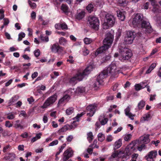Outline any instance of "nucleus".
Returning <instances> with one entry per match:
<instances>
[{"label":"nucleus","mask_w":161,"mask_h":161,"mask_svg":"<svg viewBox=\"0 0 161 161\" xmlns=\"http://www.w3.org/2000/svg\"><path fill=\"white\" fill-rule=\"evenodd\" d=\"M27 101L30 104H31L32 102H34V99L32 97H31L30 98L27 99Z\"/></svg>","instance_id":"obj_63"},{"label":"nucleus","mask_w":161,"mask_h":161,"mask_svg":"<svg viewBox=\"0 0 161 161\" xmlns=\"http://www.w3.org/2000/svg\"><path fill=\"white\" fill-rule=\"evenodd\" d=\"M15 158V155L13 153H9L7 155L5 156L3 158V159L6 160H13Z\"/></svg>","instance_id":"obj_21"},{"label":"nucleus","mask_w":161,"mask_h":161,"mask_svg":"<svg viewBox=\"0 0 161 161\" xmlns=\"http://www.w3.org/2000/svg\"><path fill=\"white\" fill-rule=\"evenodd\" d=\"M85 14V12L83 11L78 12L76 15V18L78 19H81L84 17Z\"/></svg>","instance_id":"obj_25"},{"label":"nucleus","mask_w":161,"mask_h":161,"mask_svg":"<svg viewBox=\"0 0 161 161\" xmlns=\"http://www.w3.org/2000/svg\"><path fill=\"white\" fill-rule=\"evenodd\" d=\"M99 121L100 122V123H101V125H103L107 123L108 121V119L107 118H105L103 120H101V119L99 118Z\"/></svg>","instance_id":"obj_46"},{"label":"nucleus","mask_w":161,"mask_h":161,"mask_svg":"<svg viewBox=\"0 0 161 161\" xmlns=\"http://www.w3.org/2000/svg\"><path fill=\"white\" fill-rule=\"evenodd\" d=\"M117 16L121 21H124L125 18V12L124 11L119 10L117 11Z\"/></svg>","instance_id":"obj_20"},{"label":"nucleus","mask_w":161,"mask_h":161,"mask_svg":"<svg viewBox=\"0 0 161 161\" xmlns=\"http://www.w3.org/2000/svg\"><path fill=\"white\" fill-rule=\"evenodd\" d=\"M114 96H110L106 97V100L107 101L113 100L114 99Z\"/></svg>","instance_id":"obj_60"},{"label":"nucleus","mask_w":161,"mask_h":161,"mask_svg":"<svg viewBox=\"0 0 161 161\" xmlns=\"http://www.w3.org/2000/svg\"><path fill=\"white\" fill-rule=\"evenodd\" d=\"M115 23V18L110 14H107L106 15L105 22L103 25V28L107 29L109 27H112Z\"/></svg>","instance_id":"obj_2"},{"label":"nucleus","mask_w":161,"mask_h":161,"mask_svg":"<svg viewBox=\"0 0 161 161\" xmlns=\"http://www.w3.org/2000/svg\"><path fill=\"white\" fill-rule=\"evenodd\" d=\"M85 114L86 112H82L80 114H78L74 118V119L76 120L77 121H78L79 120V119Z\"/></svg>","instance_id":"obj_45"},{"label":"nucleus","mask_w":161,"mask_h":161,"mask_svg":"<svg viewBox=\"0 0 161 161\" xmlns=\"http://www.w3.org/2000/svg\"><path fill=\"white\" fill-rule=\"evenodd\" d=\"M31 17L33 19H35L36 17V13L34 11H32L31 14Z\"/></svg>","instance_id":"obj_58"},{"label":"nucleus","mask_w":161,"mask_h":161,"mask_svg":"<svg viewBox=\"0 0 161 161\" xmlns=\"http://www.w3.org/2000/svg\"><path fill=\"white\" fill-rule=\"evenodd\" d=\"M34 54L35 56L36 57H37L40 55V51L39 49H37L34 51Z\"/></svg>","instance_id":"obj_52"},{"label":"nucleus","mask_w":161,"mask_h":161,"mask_svg":"<svg viewBox=\"0 0 161 161\" xmlns=\"http://www.w3.org/2000/svg\"><path fill=\"white\" fill-rule=\"evenodd\" d=\"M89 53V51L88 50L86 49V47H84L83 49V54L84 56L87 55Z\"/></svg>","instance_id":"obj_49"},{"label":"nucleus","mask_w":161,"mask_h":161,"mask_svg":"<svg viewBox=\"0 0 161 161\" xmlns=\"http://www.w3.org/2000/svg\"><path fill=\"white\" fill-rule=\"evenodd\" d=\"M88 21L91 27L95 29L98 28L99 21L97 17L94 16H90L88 17Z\"/></svg>","instance_id":"obj_4"},{"label":"nucleus","mask_w":161,"mask_h":161,"mask_svg":"<svg viewBox=\"0 0 161 161\" xmlns=\"http://www.w3.org/2000/svg\"><path fill=\"white\" fill-rule=\"evenodd\" d=\"M84 41L86 44H88L91 42L92 40L90 38H85L84 40Z\"/></svg>","instance_id":"obj_47"},{"label":"nucleus","mask_w":161,"mask_h":161,"mask_svg":"<svg viewBox=\"0 0 161 161\" xmlns=\"http://www.w3.org/2000/svg\"><path fill=\"white\" fill-rule=\"evenodd\" d=\"M98 140L100 142H103L105 139V137L104 134L99 133L98 135Z\"/></svg>","instance_id":"obj_32"},{"label":"nucleus","mask_w":161,"mask_h":161,"mask_svg":"<svg viewBox=\"0 0 161 161\" xmlns=\"http://www.w3.org/2000/svg\"><path fill=\"white\" fill-rule=\"evenodd\" d=\"M138 156L137 153H134L131 156V159L130 161H136V159Z\"/></svg>","instance_id":"obj_43"},{"label":"nucleus","mask_w":161,"mask_h":161,"mask_svg":"<svg viewBox=\"0 0 161 161\" xmlns=\"http://www.w3.org/2000/svg\"><path fill=\"white\" fill-rule=\"evenodd\" d=\"M58 143V140H55L54 141H53L52 142L50 143L49 144V146H53L55 145H57Z\"/></svg>","instance_id":"obj_50"},{"label":"nucleus","mask_w":161,"mask_h":161,"mask_svg":"<svg viewBox=\"0 0 161 161\" xmlns=\"http://www.w3.org/2000/svg\"><path fill=\"white\" fill-rule=\"evenodd\" d=\"M157 155L156 151H151L146 156L145 158L148 161H154V159L156 158Z\"/></svg>","instance_id":"obj_14"},{"label":"nucleus","mask_w":161,"mask_h":161,"mask_svg":"<svg viewBox=\"0 0 161 161\" xmlns=\"http://www.w3.org/2000/svg\"><path fill=\"white\" fill-rule=\"evenodd\" d=\"M25 34L23 32H20L18 35L19 37L18 38V41H20L22 40L23 38H24L25 36Z\"/></svg>","instance_id":"obj_41"},{"label":"nucleus","mask_w":161,"mask_h":161,"mask_svg":"<svg viewBox=\"0 0 161 161\" xmlns=\"http://www.w3.org/2000/svg\"><path fill=\"white\" fill-rule=\"evenodd\" d=\"M57 97V95L54 94L48 98L42 106V108H45L52 104L56 100Z\"/></svg>","instance_id":"obj_9"},{"label":"nucleus","mask_w":161,"mask_h":161,"mask_svg":"<svg viewBox=\"0 0 161 161\" xmlns=\"http://www.w3.org/2000/svg\"><path fill=\"white\" fill-rule=\"evenodd\" d=\"M145 105V102L143 100L141 101L138 104V107L139 109H142Z\"/></svg>","instance_id":"obj_34"},{"label":"nucleus","mask_w":161,"mask_h":161,"mask_svg":"<svg viewBox=\"0 0 161 161\" xmlns=\"http://www.w3.org/2000/svg\"><path fill=\"white\" fill-rule=\"evenodd\" d=\"M122 140L120 139L116 141L114 145V149H117L119 148L122 145Z\"/></svg>","instance_id":"obj_23"},{"label":"nucleus","mask_w":161,"mask_h":161,"mask_svg":"<svg viewBox=\"0 0 161 161\" xmlns=\"http://www.w3.org/2000/svg\"><path fill=\"white\" fill-rule=\"evenodd\" d=\"M135 34L134 31H127L124 39V43L126 44H131L134 38Z\"/></svg>","instance_id":"obj_5"},{"label":"nucleus","mask_w":161,"mask_h":161,"mask_svg":"<svg viewBox=\"0 0 161 161\" xmlns=\"http://www.w3.org/2000/svg\"><path fill=\"white\" fill-rule=\"evenodd\" d=\"M111 58V55L110 54L106 55L102 58L101 59V62L102 63L106 62L109 60Z\"/></svg>","instance_id":"obj_27"},{"label":"nucleus","mask_w":161,"mask_h":161,"mask_svg":"<svg viewBox=\"0 0 161 161\" xmlns=\"http://www.w3.org/2000/svg\"><path fill=\"white\" fill-rule=\"evenodd\" d=\"M38 74L37 72H35L32 75L31 77L32 79L35 78L38 75Z\"/></svg>","instance_id":"obj_62"},{"label":"nucleus","mask_w":161,"mask_h":161,"mask_svg":"<svg viewBox=\"0 0 161 161\" xmlns=\"http://www.w3.org/2000/svg\"><path fill=\"white\" fill-rule=\"evenodd\" d=\"M40 37L41 40L44 42H47L49 40L47 36H44L43 35H41Z\"/></svg>","instance_id":"obj_44"},{"label":"nucleus","mask_w":161,"mask_h":161,"mask_svg":"<svg viewBox=\"0 0 161 161\" xmlns=\"http://www.w3.org/2000/svg\"><path fill=\"white\" fill-rule=\"evenodd\" d=\"M51 50L52 52L56 53L61 52L63 50V48L60 47L58 44H54L51 47Z\"/></svg>","instance_id":"obj_16"},{"label":"nucleus","mask_w":161,"mask_h":161,"mask_svg":"<svg viewBox=\"0 0 161 161\" xmlns=\"http://www.w3.org/2000/svg\"><path fill=\"white\" fill-rule=\"evenodd\" d=\"M145 83L143 82L141 83L140 84H136L135 86V89L138 91L146 87L145 85H144Z\"/></svg>","instance_id":"obj_22"},{"label":"nucleus","mask_w":161,"mask_h":161,"mask_svg":"<svg viewBox=\"0 0 161 161\" xmlns=\"http://www.w3.org/2000/svg\"><path fill=\"white\" fill-rule=\"evenodd\" d=\"M83 78V75H82L81 72H78L69 79V82L72 85H74L78 81L82 80Z\"/></svg>","instance_id":"obj_6"},{"label":"nucleus","mask_w":161,"mask_h":161,"mask_svg":"<svg viewBox=\"0 0 161 161\" xmlns=\"http://www.w3.org/2000/svg\"><path fill=\"white\" fill-rule=\"evenodd\" d=\"M142 28L145 31V33H151L153 31V29L148 22L143 21L141 23Z\"/></svg>","instance_id":"obj_10"},{"label":"nucleus","mask_w":161,"mask_h":161,"mask_svg":"<svg viewBox=\"0 0 161 161\" xmlns=\"http://www.w3.org/2000/svg\"><path fill=\"white\" fill-rule=\"evenodd\" d=\"M18 99V97L16 96L12 97L11 99H10V102L14 103L15 101L17 100Z\"/></svg>","instance_id":"obj_55"},{"label":"nucleus","mask_w":161,"mask_h":161,"mask_svg":"<svg viewBox=\"0 0 161 161\" xmlns=\"http://www.w3.org/2000/svg\"><path fill=\"white\" fill-rule=\"evenodd\" d=\"M70 97L69 95H65L62 98L59 100L58 105H60L62 104L63 102L68 101Z\"/></svg>","instance_id":"obj_24"},{"label":"nucleus","mask_w":161,"mask_h":161,"mask_svg":"<svg viewBox=\"0 0 161 161\" xmlns=\"http://www.w3.org/2000/svg\"><path fill=\"white\" fill-rule=\"evenodd\" d=\"M73 138V136L72 135H70L67 138L66 140L68 142H71Z\"/></svg>","instance_id":"obj_61"},{"label":"nucleus","mask_w":161,"mask_h":161,"mask_svg":"<svg viewBox=\"0 0 161 161\" xmlns=\"http://www.w3.org/2000/svg\"><path fill=\"white\" fill-rule=\"evenodd\" d=\"M130 107L129 106H128L125 110V115L131 120H133L134 119V117L135 116V115L132 114L130 112Z\"/></svg>","instance_id":"obj_17"},{"label":"nucleus","mask_w":161,"mask_h":161,"mask_svg":"<svg viewBox=\"0 0 161 161\" xmlns=\"http://www.w3.org/2000/svg\"><path fill=\"white\" fill-rule=\"evenodd\" d=\"M114 40V36L110 33H107L106 35V37L103 41V45L98 48L95 53V55L103 53L110 47Z\"/></svg>","instance_id":"obj_1"},{"label":"nucleus","mask_w":161,"mask_h":161,"mask_svg":"<svg viewBox=\"0 0 161 161\" xmlns=\"http://www.w3.org/2000/svg\"><path fill=\"white\" fill-rule=\"evenodd\" d=\"M116 67L115 64H112L108 66L107 69L105 70L107 71L108 74H110L114 76L116 72Z\"/></svg>","instance_id":"obj_15"},{"label":"nucleus","mask_w":161,"mask_h":161,"mask_svg":"<svg viewBox=\"0 0 161 161\" xmlns=\"http://www.w3.org/2000/svg\"><path fill=\"white\" fill-rule=\"evenodd\" d=\"M106 140L108 142H110L113 140V137L111 135L108 136L107 137Z\"/></svg>","instance_id":"obj_57"},{"label":"nucleus","mask_w":161,"mask_h":161,"mask_svg":"<svg viewBox=\"0 0 161 161\" xmlns=\"http://www.w3.org/2000/svg\"><path fill=\"white\" fill-rule=\"evenodd\" d=\"M28 3L31 8L32 9L35 8H36V5L35 3H32L30 0H28Z\"/></svg>","instance_id":"obj_42"},{"label":"nucleus","mask_w":161,"mask_h":161,"mask_svg":"<svg viewBox=\"0 0 161 161\" xmlns=\"http://www.w3.org/2000/svg\"><path fill=\"white\" fill-rule=\"evenodd\" d=\"M142 15L140 14H136L135 17L133 18L132 23L134 26H138L141 23L142 20Z\"/></svg>","instance_id":"obj_11"},{"label":"nucleus","mask_w":161,"mask_h":161,"mask_svg":"<svg viewBox=\"0 0 161 161\" xmlns=\"http://www.w3.org/2000/svg\"><path fill=\"white\" fill-rule=\"evenodd\" d=\"M94 6L91 4H89L86 7V9L88 12L91 13L94 10Z\"/></svg>","instance_id":"obj_28"},{"label":"nucleus","mask_w":161,"mask_h":161,"mask_svg":"<svg viewBox=\"0 0 161 161\" xmlns=\"http://www.w3.org/2000/svg\"><path fill=\"white\" fill-rule=\"evenodd\" d=\"M67 41L65 38L63 37H61L59 40V44L62 45H64L66 43Z\"/></svg>","instance_id":"obj_38"},{"label":"nucleus","mask_w":161,"mask_h":161,"mask_svg":"<svg viewBox=\"0 0 161 161\" xmlns=\"http://www.w3.org/2000/svg\"><path fill=\"white\" fill-rule=\"evenodd\" d=\"M119 48L121 51L120 59L121 61L128 60L132 56V55L130 50L125 48L122 49L119 47Z\"/></svg>","instance_id":"obj_3"},{"label":"nucleus","mask_w":161,"mask_h":161,"mask_svg":"<svg viewBox=\"0 0 161 161\" xmlns=\"http://www.w3.org/2000/svg\"><path fill=\"white\" fill-rule=\"evenodd\" d=\"M156 66V64L153 63L150 65L149 69L146 71V73L147 74L149 73Z\"/></svg>","instance_id":"obj_31"},{"label":"nucleus","mask_w":161,"mask_h":161,"mask_svg":"<svg viewBox=\"0 0 161 161\" xmlns=\"http://www.w3.org/2000/svg\"><path fill=\"white\" fill-rule=\"evenodd\" d=\"M97 108L96 105H90L86 107L87 115L90 117L92 116L95 113Z\"/></svg>","instance_id":"obj_12"},{"label":"nucleus","mask_w":161,"mask_h":161,"mask_svg":"<svg viewBox=\"0 0 161 161\" xmlns=\"http://www.w3.org/2000/svg\"><path fill=\"white\" fill-rule=\"evenodd\" d=\"M84 89L83 87H78L75 91V92L76 94H79L83 92L84 91Z\"/></svg>","instance_id":"obj_36"},{"label":"nucleus","mask_w":161,"mask_h":161,"mask_svg":"<svg viewBox=\"0 0 161 161\" xmlns=\"http://www.w3.org/2000/svg\"><path fill=\"white\" fill-rule=\"evenodd\" d=\"M108 75L107 71L105 70H103L97 77V80L94 84V86L95 87H98L102 83V80L106 77Z\"/></svg>","instance_id":"obj_8"},{"label":"nucleus","mask_w":161,"mask_h":161,"mask_svg":"<svg viewBox=\"0 0 161 161\" xmlns=\"http://www.w3.org/2000/svg\"><path fill=\"white\" fill-rule=\"evenodd\" d=\"M3 20L4 21V22L3 23V25L5 26H8V24H9V19H8L7 18H4L3 19Z\"/></svg>","instance_id":"obj_51"},{"label":"nucleus","mask_w":161,"mask_h":161,"mask_svg":"<svg viewBox=\"0 0 161 161\" xmlns=\"http://www.w3.org/2000/svg\"><path fill=\"white\" fill-rule=\"evenodd\" d=\"M132 135L130 134H126L124 135V139L126 141H129L131 139Z\"/></svg>","instance_id":"obj_35"},{"label":"nucleus","mask_w":161,"mask_h":161,"mask_svg":"<svg viewBox=\"0 0 161 161\" xmlns=\"http://www.w3.org/2000/svg\"><path fill=\"white\" fill-rule=\"evenodd\" d=\"M136 144V143L135 142L132 141L125 148L124 153L126 154L127 157L130 155L136 150V148L135 147Z\"/></svg>","instance_id":"obj_7"},{"label":"nucleus","mask_w":161,"mask_h":161,"mask_svg":"<svg viewBox=\"0 0 161 161\" xmlns=\"http://www.w3.org/2000/svg\"><path fill=\"white\" fill-rule=\"evenodd\" d=\"M123 129V128L122 127H119L118 129H117L114 131V134H116V133H118L119 132H120V131H121V130Z\"/></svg>","instance_id":"obj_59"},{"label":"nucleus","mask_w":161,"mask_h":161,"mask_svg":"<svg viewBox=\"0 0 161 161\" xmlns=\"http://www.w3.org/2000/svg\"><path fill=\"white\" fill-rule=\"evenodd\" d=\"M145 145L143 144L140 146L138 147L137 149L139 151H141L143 149H145Z\"/></svg>","instance_id":"obj_54"},{"label":"nucleus","mask_w":161,"mask_h":161,"mask_svg":"<svg viewBox=\"0 0 161 161\" xmlns=\"http://www.w3.org/2000/svg\"><path fill=\"white\" fill-rule=\"evenodd\" d=\"M56 29L58 30L62 29L63 30H67L68 27L65 23H59L56 24L55 25Z\"/></svg>","instance_id":"obj_18"},{"label":"nucleus","mask_w":161,"mask_h":161,"mask_svg":"<svg viewBox=\"0 0 161 161\" xmlns=\"http://www.w3.org/2000/svg\"><path fill=\"white\" fill-rule=\"evenodd\" d=\"M87 140L89 142H91L94 138L92 132H90L88 133L87 134Z\"/></svg>","instance_id":"obj_29"},{"label":"nucleus","mask_w":161,"mask_h":161,"mask_svg":"<svg viewBox=\"0 0 161 161\" xmlns=\"http://www.w3.org/2000/svg\"><path fill=\"white\" fill-rule=\"evenodd\" d=\"M5 125L8 128L11 127L13 126L12 124H11L9 121H6Z\"/></svg>","instance_id":"obj_53"},{"label":"nucleus","mask_w":161,"mask_h":161,"mask_svg":"<svg viewBox=\"0 0 161 161\" xmlns=\"http://www.w3.org/2000/svg\"><path fill=\"white\" fill-rule=\"evenodd\" d=\"M149 135L147 134L144 136L142 140L144 143L147 144L149 142Z\"/></svg>","instance_id":"obj_37"},{"label":"nucleus","mask_w":161,"mask_h":161,"mask_svg":"<svg viewBox=\"0 0 161 161\" xmlns=\"http://www.w3.org/2000/svg\"><path fill=\"white\" fill-rule=\"evenodd\" d=\"M73 152L71 148L66 150L63 153V161H66L70 158L72 156Z\"/></svg>","instance_id":"obj_13"},{"label":"nucleus","mask_w":161,"mask_h":161,"mask_svg":"<svg viewBox=\"0 0 161 161\" xmlns=\"http://www.w3.org/2000/svg\"><path fill=\"white\" fill-rule=\"evenodd\" d=\"M69 128L68 126L65 125L63 127L59 130L58 131V133L59 135L62 134V133L64 132L67 131L69 129Z\"/></svg>","instance_id":"obj_26"},{"label":"nucleus","mask_w":161,"mask_h":161,"mask_svg":"<svg viewBox=\"0 0 161 161\" xmlns=\"http://www.w3.org/2000/svg\"><path fill=\"white\" fill-rule=\"evenodd\" d=\"M143 118L144 120H148L151 118V116L149 113H147L144 115Z\"/></svg>","instance_id":"obj_39"},{"label":"nucleus","mask_w":161,"mask_h":161,"mask_svg":"<svg viewBox=\"0 0 161 161\" xmlns=\"http://www.w3.org/2000/svg\"><path fill=\"white\" fill-rule=\"evenodd\" d=\"M74 111V108L73 107H70L66 110V113L67 115H70L73 113Z\"/></svg>","instance_id":"obj_40"},{"label":"nucleus","mask_w":161,"mask_h":161,"mask_svg":"<svg viewBox=\"0 0 161 161\" xmlns=\"http://www.w3.org/2000/svg\"><path fill=\"white\" fill-rule=\"evenodd\" d=\"M15 114H10L7 116V118L9 119H13L15 118Z\"/></svg>","instance_id":"obj_48"},{"label":"nucleus","mask_w":161,"mask_h":161,"mask_svg":"<svg viewBox=\"0 0 161 161\" xmlns=\"http://www.w3.org/2000/svg\"><path fill=\"white\" fill-rule=\"evenodd\" d=\"M10 147V146L9 145H7L6 146L4 147L3 149V151L4 153H6L7 152L8 149Z\"/></svg>","instance_id":"obj_56"},{"label":"nucleus","mask_w":161,"mask_h":161,"mask_svg":"<svg viewBox=\"0 0 161 161\" xmlns=\"http://www.w3.org/2000/svg\"><path fill=\"white\" fill-rule=\"evenodd\" d=\"M61 9L64 13H67L68 11V8L65 4H62V5Z\"/></svg>","instance_id":"obj_33"},{"label":"nucleus","mask_w":161,"mask_h":161,"mask_svg":"<svg viewBox=\"0 0 161 161\" xmlns=\"http://www.w3.org/2000/svg\"><path fill=\"white\" fill-rule=\"evenodd\" d=\"M153 8L152 9V11L154 13L159 12L160 11L159 10V6L157 4L155 3V5H152Z\"/></svg>","instance_id":"obj_30"},{"label":"nucleus","mask_w":161,"mask_h":161,"mask_svg":"<svg viewBox=\"0 0 161 161\" xmlns=\"http://www.w3.org/2000/svg\"><path fill=\"white\" fill-rule=\"evenodd\" d=\"M118 154L116 153H112L111 156L110 157V158H115L116 157L118 156Z\"/></svg>","instance_id":"obj_64"},{"label":"nucleus","mask_w":161,"mask_h":161,"mask_svg":"<svg viewBox=\"0 0 161 161\" xmlns=\"http://www.w3.org/2000/svg\"><path fill=\"white\" fill-rule=\"evenodd\" d=\"M93 69V66L91 65H90L86 68L81 73V72L82 75H83V77L84 78L85 75L89 74Z\"/></svg>","instance_id":"obj_19"}]
</instances>
